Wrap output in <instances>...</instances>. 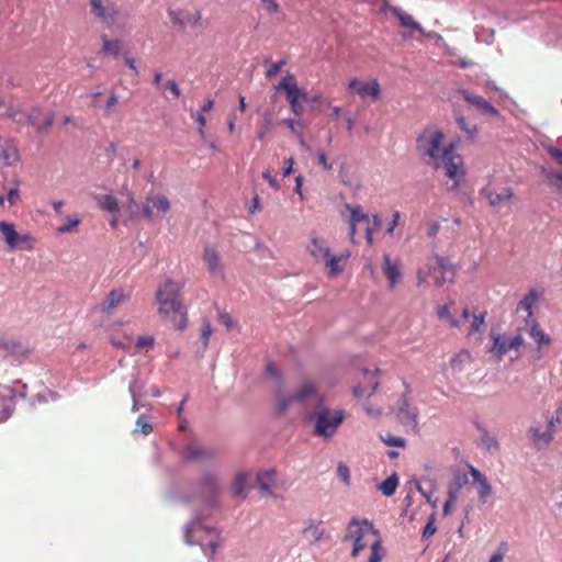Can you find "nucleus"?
<instances>
[{"mask_svg": "<svg viewBox=\"0 0 562 562\" xmlns=\"http://www.w3.org/2000/svg\"><path fill=\"white\" fill-rule=\"evenodd\" d=\"M416 150L423 161L435 170L442 169L448 179L457 188L465 171L461 155L456 151V144L447 140L442 131L437 127L425 128L416 138Z\"/></svg>", "mask_w": 562, "mask_h": 562, "instance_id": "obj_1", "label": "nucleus"}, {"mask_svg": "<svg viewBox=\"0 0 562 562\" xmlns=\"http://www.w3.org/2000/svg\"><path fill=\"white\" fill-rule=\"evenodd\" d=\"M183 286V282L168 278L158 285L155 294L160 318L177 330H183L188 325L187 310L181 299Z\"/></svg>", "mask_w": 562, "mask_h": 562, "instance_id": "obj_2", "label": "nucleus"}, {"mask_svg": "<svg viewBox=\"0 0 562 562\" xmlns=\"http://www.w3.org/2000/svg\"><path fill=\"white\" fill-rule=\"evenodd\" d=\"M369 537H373L370 544V558L368 562H381L384 557V549L379 531L374 528L373 524L368 519L352 518L347 525L344 541L352 542L351 557L357 558L360 552L368 547Z\"/></svg>", "mask_w": 562, "mask_h": 562, "instance_id": "obj_3", "label": "nucleus"}, {"mask_svg": "<svg viewBox=\"0 0 562 562\" xmlns=\"http://www.w3.org/2000/svg\"><path fill=\"white\" fill-rule=\"evenodd\" d=\"M313 417L315 420L314 435L324 439H329L337 434L347 415L341 408L331 409L323 405L321 400L318 406L314 411Z\"/></svg>", "mask_w": 562, "mask_h": 562, "instance_id": "obj_4", "label": "nucleus"}, {"mask_svg": "<svg viewBox=\"0 0 562 562\" xmlns=\"http://www.w3.org/2000/svg\"><path fill=\"white\" fill-rule=\"evenodd\" d=\"M8 117L12 119L19 124H30L36 128L37 132H47L54 124L55 113L53 111L44 112L41 108H32L27 113L23 114L19 109H10Z\"/></svg>", "mask_w": 562, "mask_h": 562, "instance_id": "obj_5", "label": "nucleus"}, {"mask_svg": "<svg viewBox=\"0 0 562 562\" xmlns=\"http://www.w3.org/2000/svg\"><path fill=\"white\" fill-rule=\"evenodd\" d=\"M193 538L205 550L210 549V557L213 558L216 549L220 547L221 539L220 532L212 527L203 526L200 521H192L186 531V541L189 544L193 543Z\"/></svg>", "mask_w": 562, "mask_h": 562, "instance_id": "obj_6", "label": "nucleus"}, {"mask_svg": "<svg viewBox=\"0 0 562 562\" xmlns=\"http://www.w3.org/2000/svg\"><path fill=\"white\" fill-rule=\"evenodd\" d=\"M277 90H283L292 113L301 115L302 102L307 100V92L297 86L294 75L288 72L276 86Z\"/></svg>", "mask_w": 562, "mask_h": 562, "instance_id": "obj_7", "label": "nucleus"}, {"mask_svg": "<svg viewBox=\"0 0 562 562\" xmlns=\"http://www.w3.org/2000/svg\"><path fill=\"white\" fill-rule=\"evenodd\" d=\"M0 233L10 249L32 250L34 248V238L29 234H18L12 223L0 221Z\"/></svg>", "mask_w": 562, "mask_h": 562, "instance_id": "obj_8", "label": "nucleus"}, {"mask_svg": "<svg viewBox=\"0 0 562 562\" xmlns=\"http://www.w3.org/2000/svg\"><path fill=\"white\" fill-rule=\"evenodd\" d=\"M90 13L106 27L115 24L120 11L115 3L109 0H90Z\"/></svg>", "mask_w": 562, "mask_h": 562, "instance_id": "obj_9", "label": "nucleus"}, {"mask_svg": "<svg viewBox=\"0 0 562 562\" xmlns=\"http://www.w3.org/2000/svg\"><path fill=\"white\" fill-rule=\"evenodd\" d=\"M379 370L370 371L368 369H363L360 372V378L358 384L353 386L352 394L356 398L361 397H370L374 394L379 386L378 379Z\"/></svg>", "mask_w": 562, "mask_h": 562, "instance_id": "obj_10", "label": "nucleus"}, {"mask_svg": "<svg viewBox=\"0 0 562 562\" xmlns=\"http://www.w3.org/2000/svg\"><path fill=\"white\" fill-rule=\"evenodd\" d=\"M170 207V202L166 195L149 194L144 201L143 215L148 220H154L159 214L168 213Z\"/></svg>", "mask_w": 562, "mask_h": 562, "instance_id": "obj_11", "label": "nucleus"}, {"mask_svg": "<svg viewBox=\"0 0 562 562\" xmlns=\"http://www.w3.org/2000/svg\"><path fill=\"white\" fill-rule=\"evenodd\" d=\"M493 346L491 348V352L495 355L498 359H502L504 355H506L510 350L519 349L525 340L520 333L513 337H506L501 335H492Z\"/></svg>", "mask_w": 562, "mask_h": 562, "instance_id": "obj_12", "label": "nucleus"}, {"mask_svg": "<svg viewBox=\"0 0 562 562\" xmlns=\"http://www.w3.org/2000/svg\"><path fill=\"white\" fill-rule=\"evenodd\" d=\"M348 90L361 99L370 98L378 100L381 93V88L376 79L360 80L352 78L348 83Z\"/></svg>", "mask_w": 562, "mask_h": 562, "instance_id": "obj_13", "label": "nucleus"}, {"mask_svg": "<svg viewBox=\"0 0 562 562\" xmlns=\"http://www.w3.org/2000/svg\"><path fill=\"white\" fill-rule=\"evenodd\" d=\"M31 351L27 344L15 339H2L0 340V356L5 358L12 356L15 358L25 357Z\"/></svg>", "mask_w": 562, "mask_h": 562, "instance_id": "obj_14", "label": "nucleus"}, {"mask_svg": "<svg viewBox=\"0 0 562 562\" xmlns=\"http://www.w3.org/2000/svg\"><path fill=\"white\" fill-rule=\"evenodd\" d=\"M437 316L440 321L446 322L451 328H459L470 317L468 307L462 310L459 317L452 315L450 304L439 305L437 307Z\"/></svg>", "mask_w": 562, "mask_h": 562, "instance_id": "obj_15", "label": "nucleus"}, {"mask_svg": "<svg viewBox=\"0 0 562 562\" xmlns=\"http://www.w3.org/2000/svg\"><path fill=\"white\" fill-rule=\"evenodd\" d=\"M306 250L316 262H323L330 255L328 241L317 236L311 237Z\"/></svg>", "mask_w": 562, "mask_h": 562, "instance_id": "obj_16", "label": "nucleus"}, {"mask_svg": "<svg viewBox=\"0 0 562 562\" xmlns=\"http://www.w3.org/2000/svg\"><path fill=\"white\" fill-rule=\"evenodd\" d=\"M481 195L488 201L491 206L499 207L503 204L510 202L514 196V192L510 188H502L499 191L486 188L481 190Z\"/></svg>", "mask_w": 562, "mask_h": 562, "instance_id": "obj_17", "label": "nucleus"}, {"mask_svg": "<svg viewBox=\"0 0 562 562\" xmlns=\"http://www.w3.org/2000/svg\"><path fill=\"white\" fill-rule=\"evenodd\" d=\"M202 259L206 265L207 271L212 276L223 277V266L221 263L218 251L213 246H205Z\"/></svg>", "mask_w": 562, "mask_h": 562, "instance_id": "obj_18", "label": "nucleus"}, {"mask_svg": "<svg viewBox=\"0 0 562 562\" xmlns=\"http://www.w3.org/2000/svg\"><path fill=\"white\" fill-rule=\"evenodd\" d=\"M462 97L468 103L475 106L482 114L488 115V116H494V117L499 115L498 110L496 108H494L484 98H482L480 95H475L468 91H463Z\"/></svg>", "mask_w": 562, "mask_h": 562, "instance_id": "obj_19", "label": "nucleus"}, {"mask_svg": "<svg viewBox=\"0 0 562 562\" xmlns=\"http://www.w3.org/2000/svg\"><path fill=\"white\" fill-rule=\"evenodd\" d=\"M346 209L350 212V218H349V238L355 244L356 239V233H357V225L360 223H368L369 215L366 214L360 205H350L346 204Z\"/></svg>", "mask_w": 562, "mask_h": 562, "instance_id": "obj_20", "label": "nucleus"}, {"mask_svg": "<svg viewBox=\"0 0 562 562\" xmlns=\"http://www.w3.org/2000/svg\"><path fill=\"white\" fill-rule=\"evenodd\" d=\"M201 497L212 503L218 493L217 480L213 474H206L199 482Z\"/></svg>", "mask_w": 562, "mask_h": 562, "instance_id": "obj_21", "label": "nucleus"}, {"mask_svg": "<svg viewBox=\"0 0 562 562\" xmlns=\"http://www.w3.org/2000/svg\"><path fill=\"white\" fill-rule=\"evenodd\" d=\"M127 300V295L123 289H114L110 291L104 301L100 305V311L104 314H111L119 305Z\"/></svg>", "mask_w": 562, "mask_h": 562, "instance_id": "obj_22", "label": "nucleus"}, {"mask_svg": "<svg viewBox=\"0 0 562 562\" xmlns=\"http://www.w3.org/2000/svg\"><path fill=\"white\" fill-rule=\"evenodd\" d=\"M541 293L537 292L536 290H530L518 303L516 311L520 312L524 311L527 313L525 323L527 322H533L536 318L533 316V307L536 306L537 302L539 301Z\"/></svg>", "mask_w": 562, "mask_h": 562, "instance_id": "obj_23", "label": "nucleus"}, {"mask_svg": "<svg viewBox=\"0 0 562 562\" xmlns=\"http://www.w3.org/2000/svg\"><path fill=\"white\" fill-rule=\"evenodd\" d=\"M525 326L529 336L536 341L538 350L551 344V337L539 327L536 319L533 322H527Z\"/></svg>", "mask_w": 562, "mask_h": 562, "instance_id": "obj_24", "label": "nucleus"}, {"mask_svg": "<svg viewBox=\"0 0 562 562\" xmlns=\"http://www.w3.org/2000/svg\"><path fill=\"white\" fill-rule=\"evenodd\" d=\"M383 273L387 279L389 288L393 289L401 278L398 261H392L391 256L385 254L383 256Z\"/></svg>", "mask_w": 562, "mask_h": 562, "instance_id": "obj_25", "label": "nucleus"}, {"mask_svg": "<svg viewBox=\"0 0 562 562\" xmlns=\"http://www.w3.org/2000/svg\"><path fill=\"white\" fill-rule=\"evenodd\" d=\"M349 252L340 255H329L323 262L328 270V277L335 278L344 270V263L348 260Z\"/></svg>", "mask_w": 562, "mask_h": 562, "instance_id": "obj_26", "label": "nucleus"}, {"mask_svg": "<svg viewBox=\"0 0 562 562\" xmlns=\"http://www.w3.org/2000/svg\"><path fill=\"white\" fill-rule=\"evenodd\" d=\"M277 471L274 469L262 470L257 474V485L259 490L266 492L270 496H276L272 487L276 485Z\"/></svg>", "mask_w": 562, "mask_h": 562, "instance_id": "obj_27", "label": "nucleus"}, {"mask_svg": "<svg viewBox=\"0 0 562 562\" xmlns=\"http://www.w3.org/2000/svg\"><path fill=\"white\" fill-rule=\"evenodd\" d=\"M418 412L415 407L411 406L406 398H403L402 406L398 409L397 417L400 422L407 427H417Z\"/></svg>", "mask_w": 562, "mask_h": 562, "instance_id": "obj_28", "label": "nucleus"}, {"mask_svg": "<svg viewBox=\"0 0 562 562\" xmlns=\"http://www.w3.org/2000/svg\"><path fill=\"white\" fill-rule=\"evenodd\" d=\"M470 474L472 475L475 483L479 484V498L482 503H485L486 498L492 494V486L488 483L486 476L482 474L473 465H469Z\"/></svg>", "mask_w": 562, "mask_h": 562, "instance_id": "obj_29", "label": "nucleus"}, {"mask_svg": "<svg viewBox=\"0 0 562 562\" xmlns=\"http://www.w3.org/2000/svg\"><path fill=\"white\" fill-rule=\"evenodd\" d=\"M394 16L397 19L401 27L412 32L424 33L423 26L403 9H394Z\"/></svg>", "mask_w": 562, "mask_h": 562, "instance_id": "obj_30", "label": "nucleus"}, {"mask_svg": "<svg viewBox=\"0 0 562 562\" xmlns=\"http://www.w3.org/2000/svg\"><path fill=\"white\" fill-rule=\"evenodd\" d=\"M294 397L297 403H302L308 398L315 397L318 394V389L315 383L312 381H304L296 390L293 392Z\"/></svg>", "mask_w": 562, "mask_h": 562, "instance_id": "obj_31", "label": "nucleus"}, {"mask_svg": "<svg viewBox=\"0 0 562 562\" xmlns=\"http://www.w3.org/2000/svg\"><path fill=\"white\" fill-rule=\"evenodd\" d=\"M529 435L533 446L537 449L547 448L553 440V436L550 435V432H548L547 430L541 431L538 427H531L529 429Z\"/></svg>", "mask_w": 562, "mask_h": 562, "instance_id": "obj_32", "label": "nucleus"}, {"mask_svg": "<svg viewBox=\"0 0 562 562\" xmlns=\"http://www.w3.org/2000/svg\"><path fill=\"white\" fill-rule=\"evenodd\" d=\"M276 413L278 415H283L288 412V409L294 404L297 403L294 394H283L280 390L276 392Z\"/></svg>", "mask_w": 562, "mask_h": 562, "instance_id": "obj_33", "label": "nucleus"}, {"mask_svg": "<svg viewBox=\"0 0 562 562\" xmlns=\"http://www.w3.org/2000/svg\"><path fill=\"white\" fill-rule=\"evenodd\" d=\"M541 173L546 183L555 192L562 193V172L550 168H542Z\"/></svg>", "mask_w": 562, "mask_h": 562, "instance_id": "obj_34", "label": "nucleus"}, {"mask_svg": "<svg viewBox=\"0 0 562 562\" xmlns=\"http://www.w3.org/2000/svg\"><path fill=\"white\" fill-rule=\"evenodd\" d=\"M102 42V53L117 57L122 52V42L120 40H110L105 34L100 36Z\"/></svg>", "mask_w": 562, "mask_h": 562, "instance_id": "obj_35", "label": "nucleus"}, {"mask_svg": "<svg viewBox=\"0 0 562 562\" xmlns=\"http://www.w3.org/2000/svg\"><path fill=\"white\" fill-rule=\"evenodd\" d=\"M441 272L445 274L453 276L452 266L448 259L439 256H435L432 262L429 265V273Z\"/></svg>", "mask_w": 562, "mask_h": 562, "instance_id": "obj_36", "label": "nucleus"}, {"mask_svg": "<svg viewBox=\"0 0 562 562\" xmlns=\"http://www.w3.org/2000/svg\"><path fill=\"white\" fill-rule=\"evenodd\" d=\"M470 359L471 357L468 351H461L450 359L449 366L453 372L460 373L464 370L465 364L470 362Z\"/></svg>", "mask_w": 562, "mask_h": 562, "instance_id": "obj_37", "label": "nucleus"}, {"mask_svg": "<svg viewBox=\"0 0 562 562\" xmlns=\"http://www.w3.org/2000/svg\"><path fill=\"white\" fill-rule=\"evenodd\" d=\"M212 452L203 447L188 446L183 450V457L187 460H198L203 458H210Z\"/></svg>", "mask_w": 562, "mask_h": 562, "instance_id": "obj_38", "label": "nucleus"}, {"mask_svg": "<svg viewBox=\"0 0 562 562\" xmlns=\"http://www.w3.org/2000/svg\"><path fill=\"white\" fill-rule=\"evenodd\" d=\"M168 15L173 25L184 27L191 22L190 15L180 10H168Z\"/></svg>", "mask_w": 562, "mask_h": 562, "instance_id": "obj_39", "label": "nucleus"}, {"mask_svg": "<svg viewBox=\"0 0 562 562\" xmlns=\"http://www.w3.org/2000/svg\"><path fill=\"white\" fill-rule=\"evenodd\" d=\"M381 227V218L379 215L374 214L372 216V224L370 223V218L368 217V223H366V240L369 246L373 244V233Z\"/></svg>", "mask_w": 562, "mask_h": 562, "instance_id": "obj_40", "label": "nucleus"}, {"mask_svg": "<svg viewBox=\"0 0 562 562\" xmlns=\"http://www.w3.org/2000/svg\"><path fill=\"white\" fill-rule=\"evenodd\" d=\"M246 482L247 477L244 473H238L233 482L232 491L234 495L239 496L241 498L246 497Z\"/></svg>", "mask_w": 562, "mask_h": 562, "instance_id": "obj_41", "label": "nucleus"}, {"mask_svg": "<svg viewBox=\"0 0 562 562\" xmlns=\"http://www.w3.org/2000/svg\"><path fill=\"white\" fill-rule=\"evenodd\" d=\"M303 532L306 536L313 538L314 541L318 542L324 538L325 530L319 527V525L314 524L312 520L306 522Z\"/></svg>", "mask_w": 562, "mask_h": 562, "instance_id": "obj_42", "label": "nucleus"}, {"mask_svg": "<svg viewBox=\"0 0 562 562\" xmlns=\"http://www.w3.org/2000/svg\"><path fill=\"white\" fill-rule=\"evenodd\" d=\"M485 314L474 315L468 331L469 337L481 335L485 328Z\"/></svg>", "mask_w": 562, "mask_h": 562, "instance_id": "obj_43", "label": "nucleus"}, {"mask_svg": "<svg viewBox=\"0 0 562 562\" xmlns=\"http://www.w3.org/2000/svg\"><path fill=\"white\" fill-rule=\"evenodd\" d=\"M397 487V476L395 474L385 479L379 486L380 491L385 496H392Z\"/></svg>", "mask_w": 562, "mask_h": 562, "instance_id": "obj_44", "label": "nucleus"}, {"mask_svg": "<svg viewBox=\"0 0 562 562\" xmlns=\"http://www.w3.org/2000/svg\"><path fill=\"white\" fill-rule=\"evenodd\" d=\"M100 206L105 211L116 213L119 211V201L115 196L105 194L100 200Z\"/></svg>", "mask_w": 562, "mask_h": 562, "instance_id": "obj_45", "label": "nucleus"}, {"mask_svg": "<svg viewBox=\"0 0 562 562\" xmlns=\"http://www.w3.org/2000/svg\"><path fill=\"white\" fill-rule=\"evenodd\" d=\"M480 446L488 452H495L499 449L497 439L488 434H484L481 437Z\"/></svg>", "mask_w": 562, "mask_h": 562, "instance_id": "obj_46", "label": "nucleus"}, {"mask_svg": "<svg viewBox=\"0 0 562 562\" xmlns=\"http://www.w3.org/2000/svg\"><path fill=\"white\" fill-rule=\"evenodd\" d=\"M457 123L460 130H462L470 138L475 137L477 134V127L475 124L468 122L465 117H457Z\"/></svg>", "mask_w": 562, "mask_h": 562, "instance_id": "obj_47", "label": "nucleus"}, {"mask_svg": "<svg viewBox=\"0 0 562 562\" xmlns=\"http://www.w3.org/2000/svg\"><path fill=\"white\" fill-rule=\"evenodd\" d=\"M1 157L4 164L10 166L18 161L19 151L14 146H7L1 150Z\"/></svg>", "mask_w": 562, "mask_h": 562, "instance_id": "obj_48", "label": "nucleus"}, {"mask_svg": "<svg viewBox=\"0 0 562 562\" xmlns=\"http://www.w3.org/2000/svg\"><path fill=\"white\" fill-rule=\"evenodd\" d=\"M3 391L4 390L0 386V423L7 420L10 417V400L7 394L3 393Z\"/></svg>", "mask_w": 562, "mask_h": 562, "instance_id": "obj_49", "label": "nucleus"}, {"mask_svg": "<svg viewBox=\"0 0 562 562\" xmlns=\"http://www.w3.org/2000/svg\"><path fill=\"white\" fill-rule=\"evenodd\" d=\"M80 222L81 221L78 216L67 217L65 223L57 228V232L59 234H67L71 232L74 228H76L80 224Z\"/></svg>", "mask_w": 562, "mask_h": 562, "instance_id": "obj_50", "label": "nucleus"}, {"mask_svg": "<svg viewBox=\"0 0 562 562\" xmlns=\"http://www.w3.org/2000/svg\"><path fill=\"white\" fill-rule=\"evenodd\" d=\"M136 427L143 435H149L153 431V426L149 419L145 415L138 416L136 420Z\"/></svg>", "mask_w": 562, "mask_h": 562, "instance_id": "obj_51", "label": "nucleus"}, {"mask_svg": "<svg viewBox=\"0 0 562 562\" xmlns=\"http://www.w3.org/2000/svg\"><path fill=\"white\" fill-rule=\"evenodd\" d=\"M508 551L507 542H502L496 551L492 554L488 562H503L504 558Z\"/></svg>", "mask_w": 562, "mask_h": 562, "instance_id": "obj_52", "label": "nucleus"}, {"mask_svg": "<svg viewBox=\"0 0 562 562\" xmlns=\"http://www.w3.org/2000/svg\"><path fill=\"white\" fill-rule=\"evenodd\" d=\"M154 344L155 339L153 336L144 335L137 338L135 346L138 350H142L145 348H153Z\"/></svg>", "mask_w": 562, "mask_h": 562, "instance_id": "obj_53", "label": "nucleus"}, {"mask_svg": "<svg viewBox=\"0 0 562 562\" xmlns=\"http://www.w3.org/2000/svg\"><path fill=\"white\" fill-rule=\"evenodd\" d=\"M266 374L277 382H281L282 374L273 362H268L266 366Z\"/></svg>", "mask_w": 562, "mask_h": 562, "instance_id": "obj_54", "label": "nucleus"}, {"mask_svg": "<svg viewBox=\"0 0 562 562\" xmlns=\"http://www.w3.org/2000/svg\"><path fill=\"white\" fill-rule=\"evenodd\" d=\"M193 120L198 123L199 125V128H198V133L200 135V137L202 139L205 138V132H204V126L206 124V119L204 116V113L202 112H196L194 115H192Z\"/></svg>", "mask_w": 562, "mask_h": 562, "instance_id": "obj_55", "label": "nucleus"}, {"mask_svg": "<svg viewBox=\"0 0 562 562\" xmlns=\"http://www.w3.org/2000/svg\"><path fill=\"white\" fill-rule=\"evenodd\" d=\"M337 473L338 475L340 476V479L345 482L346 485H349L350 484V472H349V468L340 462L337 467Z\"/></svg>", "mask_w": 562, "mask_h": 562, "instance_id": "obj_56", "label": "nucleus"}, {"mask_svg": "<svg viewBox=\"0 0 562 562\" xmlns=\"http://www.w3.org/2000/svg\"><path fill=\"white\" fill-rule=\"evenodd\" d=\"M212 333H213V329H212L210 322H207V321L204 322L203 326L201 328V337H202L204 347H206L209 345V340H210Z\"/></svg>", "mask_w": 562, "mask_h": 562, "instance_id": "obj_57", "label": "nucleus"}, {"mask_svg": "<svg viewBox=\"0 0 562 562\" xmlns=\"http://www.w3.org/2000/svg\"><path fill=\"white\" fill-rule=\"evenodd\" d=\"M285 65V61L284 60H281L279 63H272L270 64L268 67H267V70H266V76L271 78V77H274L279 74V71L281 70V68Z\"/></svg>", "mask_w": 562, "mask_h": 562, "instance_id": "obj_58", "label": "nucleus"}, {"mask_svg": "<svg viewBox=\"0 0 562 562\" xmlns=\"http://www.w3.org/2000/svg\"><path fill=\"white\" fill-rule=\"evenodd\" d=\"M468 483V477L465 474L457 475L453 483L449 486L452 487L456 492V497H458V493L461 490V487Z\"/></svg>", "mask_w": 562, "mask_h": 562, "instance_id": "obj_59", "label": "nucleus"}, {"mask_svg": "<svg viewBox=\"0 0 562 562\" xmlns=\"http://www.w3.org/2000/svg\"><path fill=\"white\" fill-rule=\"evenodd\" d=\"M7 200L12 205L19 200V183L15 182L13 187L7 191Z\"/></svg>", "mask_w": 562, "mask_h": 562, "instance_id": "obj_60", "label": "nucleus"}, {"mask_svg": "<svg viewBox=\"0 0 562 562\" xmlns=\"http://www.w3.org/2000/svg\"><path fill=\"white\" fill-rule=\"evenodd\" d=\"M547 151L557 161V164L562 166V149L549 146L547 148Z\"/></svg>", "mask_w": 562, "mask_h": 562, "instance_id": "obj_61", "label": "nucleus"}, {"mask_svg": "<svg viewBox=\"0 0 562 562\" xmlns=\"http://www.w3.org/2000/svg\"><path fill=\"white\" fill-rule=\"evenodd\" d=\"M383 441L387 446H392V447H404L405 446V440L401 437L387 436L386 438L383 439Z\"/></svg>", "mask_w": 562, "mask_h": 562, "instance_id": "obj_62", "label": "nucleus"}, {"mask_svg": "<svg viewBox=\"0 0 562 562\" xmlns=\"http://www.w3.org/2000/svg\"><path fill=\"white\" fill-rule=\"evenodd\" d=\"M218 322L223 324L227 329H232L234 326V322L231 315L226 312H222L218 314Z\"/></svg>", "mask_w": 562, "mask_h": 562, "instance_id": "obj_63", "label": "nucleus"}, {"mask_svg": "<svg viewBox=\"0 0 562 562\" xmlns=\"http://www.w3.org/2000/svg\"><path fill=\"white\" fill-rule=\"evenodd\" d=\"M261 3L265 5V9L271 13V14H274L279 11V3L276 2L274 0H260Z\"/></svg>", "mask_w": 562, "mask_h": 562, "instance_id": "obj_64", "label": "nucleus"}]
</instances>
